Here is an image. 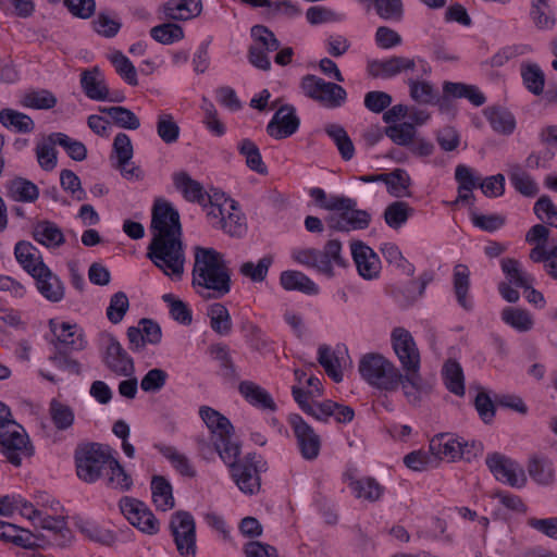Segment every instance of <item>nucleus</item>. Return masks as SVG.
I'll list each match as a JSON object with an SVG mask.
<instances>
[{"label":"nucleus","mask_w":557,"mask_h":557,"mask_svg":"<svg viewBox=\"0 0 557 557\" xmlns=\"http://www.w3.org/2000/svg\"><path fill=\"white\" fill-rule=\"evenodd\" d=\"M391 337L403 373L392 361L379 354L364 355L359 362V372L364 381L381 391L395 392L400 386L408 404L418 407L431 394L433 382L423 379L420 373V352L410 332L396 327Z\"/></svg>","instance_id":"1"},{"label":"nucleus","mask_w":557,"mask_h":557,"mask_svg":"<svg viewBox=\"0 0 557 557\" xmlns=\"http://www.w3.org/2000/svg\"><path fill=\"white\" fill-rule=\"evenodd\" d=\"M152 500L162 511L172 509L175 505L170 482L161 475H154L151 481Z\"/></svg>","instance_id":"33"},{"label":"nucleus","mask_w":557,"mask_h":557,"mask_svg":"<svg viewBox=\"0 0 557 557\" xmlns=\"http://www.w3.org/2000/svg\"><path fill=\"white\" fill-rule=\"evenodd\" d=\"M160 454L166 458L172 466L182 474L185 476L193 478L195 476L196 472L193 466L189 462V459L182 453H180L175 447L173 446H157Z\"/></svg>","instance_id":"52"},{"label":"nucleus","mask_w":557,"mask_h":557,"mask_svg":"<svg viewBox=\"0 0 557 557\" xmlns=\"http://www.w3.org/2000/svg\"><path fill=\"white\" fill-rule=\"evenodd\" d=\"M318 361L325 370L326 374L334 382L339 383L343 380V372L339 367L338 358L326 345H321L318 349Z\"/></svg>","instance_id":"55"},{"label":"nucleus","mask_w":557,"mask_h":557,"mask_svg":"<svg viewBox=\"0 0 557 557\" xmlns=\"http://www.w3.org/2000/svg\"><path fill=\"white\" fill-rule=\"evenodd\" d=\"M52 332L58 341L55 349L81 351L87 346L85 334L76 324L62 322Z\"/></svg>","instance_id":"19"},{"label":"nucleus","mask_w":557,"mask_h":557,"mask_svg":"<svg viewBox=\"0 0 557 557\" xmlns=\"http://www.w3.org/2000/svg\"><path fill=\"white\" fill-rule=\"evenodd\" d=\"M502 269L509 282L517 287L528 288L533 283V277L521 270L520 263L516 259H503Z\"/></svg>","instance_id":"54"},{"label":"nucleus","mask_w":557,"mask_h":557,"mask_svg":"<svg viewBox=\"0 0 557 557\" xmlns=\"http://www.w3.org/2000/svg\"><path fill=\"white\" fill-rule=\"evenodd\" d=\"M412 212L413 209L407 202L395 201L386 207L384 220L389 227L398 230L407 222Z\"/></svg>","instance_id":"48"},{"label":"nucleus","mask_w":557,"mask_h":557,"mask_svg":"<svg viewBox=\"0 0 557 557\" xmlns=\"http://www.w3.org/2000/svg\"><path fill=\"white\" fill-rule=\"evenodd\" d=\"M350 250L360 276L364 280L379 277L381 261L371 247L362 242H352L350 244Z\"/></svg>","instance_id":"17"},{"label":"nucleus","mask_w":557,"mask_h":557,"mask_svg":"<svg viewBox=\"0 0 557 557\" xmlns=\"http://www.w3.org/2000/svg\"><path fill=\"white\" fill-rule=\"evenodd\" d=\"M129 307L128 297L124 292H117L110 298L109 307L107 308V318L113 323H120Z\"/></svg>","instance_id":"63"},{"label":"nucleus","mask_w":557,"mask_h":557,"mask_svg":"<svg viewBox=\"0 0 557 557\" xmlns=\"http://www.w3.org/2000/svg\"><path fill=\"white\" fill-rule=\"evenodd\" d=\"M300 87L308 98L326 108H338L347 98V92L341 85L325 82L323 78L311 74L302 77Z\"/></svg>","instance_id":"9"},{"label":"nucleus","mask_w":557,"mask_h":557,"mask_svg":"<svg viewBox=\"0 0 557 557\" xmlns=\"http://www.w3.org/2000/svg\"><path fill=\"white\" fill-rule=\"evenodd\" d=\"M0 445L8 461L15 467L22 465L23 458L34 455V446L24 429L17 423L0 428Z\"/></svg>","instance_id":"8"},{"label":"nucleus","mask_w":557,"mask_h":557,"mask_svg":"<svg viewBox=\"0 0 557 557\" xmlns=\"http://www.w3.org/2000/svg\"><path fill=\"white\" fill-rule=\"evenodd\" d=\"M288 423L297 441L301 457L306 460L318 458L321 449V438L299 414L288 416Z\"/></svg>","instance_id":"14"},{"label":"nucleus","mask_w":557,"mask_h":557,"mask_svg":"<svg viewBox=\"0 0 557 557\" xmlns=\"http://www.w3.org/2000/svg\"><path fill=\"white\" fill-rule=\"evenodd\" d=\"M280 283L285 290H297L307 295H317L318 285L305 273L295 270L283 271Z\"/></svg>","instance_id":"28"},{"label":"nucleus","mask_w":557,"mask_h":557,"mask_svg":"<svg viewBox=\"0 0 557 557\" xmlns=\"http://www.w3.org/2000/svg\"><path fill=\"white\" fill-rule=\"evenodd\" d=\"M470 271L465 264H457L454 269V289L458 304L466 310L472 309V302L467 295L470 287Z\"/></svg>","instance_id":"41"},{"label":"nucleus","mask_w":557,"mask_h":557,"mask_svg":"<svg viewBox=\"0 0 557 557\" xmlns=\"http://www.w3.org/2000/svg\"><path fill=\"white\" fill-rule=\"evenodd\" d=\"M443 90L445 96H451L454 98H466L475 107H480L486 101L483 92L474 85L445 82Z\"/></svg>","instance_id":"35"},{"label":"nucleus","mask_w":557,"mask_h":557,"mask_svg":"<svg viewBox=\"0 0 557 557\" xmlns=\"http://www.w3.org/2000/svg\"><path fill=\"white\" fill-rule=\"evenodd\" d=\"M208 317L210 319L211 329L221 336H226L232 331V318L227 308L221 304L215 302L209 306Z\"/></svg>","instance_id":"39"},{"label":"nucleus","mask_w":557,"mask_h":557,"mask_svg":"<svg viewBox=\"0 0 557 557\" xmlns=\"http://www.w3.org/2000/svg\"><path fill=\"white\" fill-rule=\"evenodd\" d=\"M40 270L44 272H39V274L34 277L39 293L51 302L61 301L64 297L63 283L49 268H40Z\"/></svg>","instance_id":"25"},{"label":"nucleus","mask_w":557,"mask_h":557,"mask_svg":"<svg viewBox=\"0 0 557 557\" xmlns=\"http://www.w3.org/2000/svg\"><path fill=\"white\" fill-rule=\"evenodd\" d=\"M113 456L107 445L91 443L78 447L75 451L76 472L86 483L97 481L104 467L108 468Z\"/></svg>","instance_id":"7"},{"label":"nucleus","mask_w":557,"mask_h":557,"mask_svg":"<svg viewBox=\"0 0 557 557\" xmlns=\"http://www.w3.org/2000/svg\"><path fill=\"white\" fill-rule=\"evenodd\" d=\"M110 60L116 73L131 86L138 85L137 71L129 59L121 51H115Z\"/></svg>","instance_id":"60"},{"label":"nucleus","mask_w":557,"mask_h":557,"mask_svg":"<svg viewBox=\"0 0 557 557\" xmlns=\"http://www.w3.org/2000/svg\"><path fill=\"white\" fill-rule=\"evenodd\" d=\"M300 125L296 110L290 104L282 106L267 125V133L274 139H284L294 135Z\"/></svg>","instance_id":"16"},{"label":"nucleus","mask_w":557,"mask_h":557,"mask_svg":"<svg viewBox=\"0 0 557 557\" xmlns=\"http://www.w3.org/2000/svg\"><path fill=\"white\" fill-rule=\"evenodd\" d=\"M387 191L397 198L407 197L410 195L409 186L411 184L410 176L403 169H396L391 173H386L384 181Z\"/></svg>","instance_id":"44"},{"label":"nucleus","mask_w":557,"mask_h":557,"mask_svg":"<svg viewBox=\"0 0 557 557\" xmlns=\"http://www.w3.org/2000/svg\"><path fill=\"white\" fill-rule=\"evenodd\" d=\"M238 152L245 158L246 165L258 174H267L268 168L264 164L258 146L246 138L238 143Z\"/></svg>","instance_id":"42"},{"label":"nucleus","mask_w":557,"mask_h":557,"mask_svg":"<svg viewBox=\"0 0 557 557\" xmlns=\"http://www.w3.org/2000/svg\"><path fill=\"white\" fill-rule=\"evenodd\" d=\"M218 228L223 230L231 236L240 237L246 232V224L244 222V216L240 212L238 203L235 201V209H230L224 213V219L221 224H219Z\"/></svg>","instance_id":"57"},{"label":"nucleus","mask_w":557,"mask_h":557,"mask_svg":"<svg viewBox=\"0 0 557 557\" xmlns=\"http://www.w3.org/2000/svg\"><path fill=\"white\" fill-rule=\"evenodd\" d=\"M325 133L333 139L344 160H350L354 157V144L343 126L329 124L325 126Z\"/></svg>","instance_id":"45"},{"label":"nucleus","mask_w":557,"mask_h":557,"mask_svg":"<svg viewBox=\"0 0 557 557\" xmlns=\"http://www.w3.org/2000/svg\"><path fill=\"white\" fill-rule=\"evenodd\" d=\"M81 86L85 95L91 100L106 101L109 99V87L98 66L82 72Z\"/></svg>","instance_id":"20"},{"label":"nucleus","mask_w":557,"mask_h":557,"mask_svg":"<svg viewBox=\"0 0 557 557\" xmlns=\"http://www.w3.org/2000/svg\"><path fill=\"white\" fill-rule=\"evenodd\" d=\"M502 320L520 333L529 332L533 329L534 320L531 313L517 307H506L500 313Z\"/></svg>","instance_id":"38"},{"label":"nucleus","mask_w":557,"mask_h":557,"mask_svg":"<svg viewBox=\"0 0 557 557\" xmlns=\"http://www.w3.org/2000/svg\"><path fill=\"white\" fill-rule=\"evenodd\" d=\"M509 180L515 189L525 197H534L539 193L535 181L518 165L511 169Z\"/></svg>","instance_id":"51"},{"label":"nucleus","mask_w":557,"mask_h":557,"mask_svg":"<svg viewBox=\"0 0 557 557\" xmlns=\"http://www.w3.org/2000/svg\"><path fill=\"white\" fill-rule=\"evenodd\" d=\"M150 36L162 45H171L184 38L183 28L174 23H163L150 29Z\"/></svg>","instance_id":"58"},{"label":"nucleus","mask_w":557,"mask_h":557,"mask_svg":"<svg viewBox=\"0 0 557 557\" xmlns=\"http://www.w3.org/2000/svg\"><path fill=\"white\" fill-rule=\"evenodd\" d=\"M50 141L62 147L69 157L75 161H83L87 157V149L85 145L79 140L71 138L64 133H51Z\"/></svg>","instance_id":"49"},{"label":"nucleus","mask_w":557,"mask_h":557,"mask_svg":"<svg viewBox=\"0 0 557 557\" xmlns=\"http://www.w3.org/2000/svg\"><path fill=\"white\" fill-rule=\"evenodd\" d=\"M484 114L495 132L504 135H509L513 132L516 120L507 109L491 107L484 110Z\"/></svg>","instance_id":"34"},{"label":"nucleus","mask_w":557,"mask_h":557,"mask_svg":"<svg viewBox=\"0 0 557 557\" xmlns=\"http://www.w3.org/2000/svg\"><path fill=\"white\" fill-rule=\"evenodd\" d=\"M528 472L533 481L541 485H548L554 481V465L550 460L540 456L529 459Z\"/></svg>","instance_id":"36"},{"label":"nucleus","mask_w":557,"mask_h":557,"mask_svg":"<svg viewBox=\"0 0 557 557\" xmlns=\"http://www.w3.org/2000/svg\"><path fill=\"white\" fill-rule=\"evenodd\" d=\"M486 465L495 479L504 484L521 488L527 483L523 469L516 461L499 453L488 455Z\"/></svg>","instance_id":"12"},{"label":"nucleus","mask_w":557,"mask_h":557,"mask_svg":"<svg viewBox=\"0 0 557 557\" xmlns=\"http://www.w3.org/2000/svg\"><path fill=\"white\" fill-rule=\"evenodd\" d=\"M151 242L147 257L165 275L181 278L184 273L185 253L178 211L166 200L154 202L151 213Z\"/></svg>","instance_id":"2"},{"label":"nucleus","mask_w":557,"mask_h":557,"mask_svg":"<svg viewBox=\"0 0 557 557\" xmlns=\"http://www.w3.org/2000/svg\"><path fill=\"white\" fill-rule=\"evenodd\" d=\"M0 123L5 128L22 134H28L35 129V122L29 115L9 108L0 111Z\"/></svg>","instance_id":"32"},{"label":"nucleus","mask_w":557,"mask_h":557,"mask_svg":"<svg viewBox=\"0 0 557 557\" xmlns=\"http://www.w3.org/2000/svg\"><path fill=\"white\" fill-rule=\"evenodd\" d=\"M273 263L272 256H264L257 263L252 261L243 262L238 269L239 273L255 283L263 282L267 278L269 269Z\"/></svg>","instance_id":"47"},{"label":"nucleus","mask_w":557,"mask_h":557,"mask_svg":"<svg viewBox=\"0 0 557 557\" xmlns=\"http://www.w3.org/2000/svg\"><path fill=\"white\" fill-rule=\"evenodd\" d=\"M49 417L58 431H67L75 421L74 410L66 404L53 398L49 403Z\"/></svg>","instance_id":"37"},{"label":"nucleus","mask_w":557,"mask_h":557,"mask_svg":"<svg viewBox=\"0 0 557 557\" xmlns=\"http://www.w3.org/2000/svg\"><path fill=\"white\" fill-rule=\"evenodd\" d=\"M170 531L181 557H196V522L190 512L178 510L171 516Z\"/></svg>","instance_id":"10"},{"label":"nucleus","mask_w":557,"mask_h":557,"mask_svg":"<svg viewBox=\"0 0 557 557\" xmlns=\"http://www.w3.org/2000/svg\"><path fill=\"white\" fill-rule=\"evenodd\" d=\"M34 239L48 247L57 248L64 244L65 238L62 230L49 220H42L35 223L33 227Z\"/></svg>","instance_id":"27"},{"label":"nucleus","mask_w":557,"mask_h":557,"mask_svg":"<svg viewBox=\"0 0 557 557\" xmlns=\"http://www.w3.org/2000/svg\"><path fill=\"white\" fill-rule=\"evenodd\" d=\"M292 259L307 268L314 269L318 273L332 278L335 276L334 269L346 268L347 259L342 253V243L337 239H330L322 250L315 248H296L292 250Z\"/></svg>","instance_id":"5"},{"label":"nucleus","mask_w":557,"mask_h":557,"mask_svg":"<svg viewBox=\"0 0 557 557\" xmlns=\"http://www.w3.org/2000/svg\"><path fill=\"white\" fill-rule=\"evenodd\" d=\"M174 187L183 194V197L190 202L205 203L207 196L209 195L201 183L191 178V176L185 172H175L172 175Z\"/></svg>","instance_id":"23"},{"label":"nucleus","mask_w":557,"mask_h":557,"mask_svg":"<svg viewBox=\"0 0 557 557\" xmlns=\"http://www.w3.org/2000/svg\"><path fill=\"white\" fill-rule=\"evenodd\" d=\"M35 525L51 532L58 545H64L71 537V531L66 527L64 517L51 516L47 510L42 509L41 516L38 517Z\"/></svg>","instance_id":"29"},{"label":"nucleus","mask_w":557,"mask_h":557,"mask_svg":"<svg viewBox=\"0 0 557 557\" xmlns=\"http://www.w3.org/2000/svg\"><path fill=\"white\" fill-rule=\"evenodd\" d=\"M57 97L48 89H33L25 92L20 103L24 108L35 110H49L55 107Z\"/></svg>","instance_id":"40"},{"label":"nucleus","mask_w":557,"mask_h":557,"mask_svg":"<svg viewBox=\"0 0 557 557\" xmlns=\"http://www.w3.org/2000/svg\"><path fill=\"white\" fill-rule=\"evenodd\" d=\"M193 285L206 299H220L231 290V273L223 256L213 248H195Z\"/></svg>","instance_id":"3"},{"label":"nucleus","mask_w":557,"mask_h":557,"mask_svg":"<svg viewBox=\"0 0 557 557\" xmlns=\"http://www.w3.org/2000/svg\"><path fill=\"white\" fill-rule=\"evenodd\" d=\"M98 110L109 115L112 122L121 128L135 131L140 126L137 115L125 107H99Z\"/></svg>","instance_id":"43"},{"label":"nucleus","mask_w":557,"mask_h":557,"mask_svg":"<svg viewBox=\"0 0 557 557\" xmlns=\"http://www.w3.org/2000/svg\"><path fill=\"white\" fill-rule=\"evenodd\" d=\"M239 455V444L220 451V458L230 468L231 476L239 491L246 495H255L260 491V473L267 470V462L257 454H248L242 460H238Z\"/></svg>","instance_id":"4"},{"label":"nucleus","mask_w":557,"mask_h":557,"mask_svg":"<svg viewBox=\"0 0 557 557\" xmlns=\"http://www.w3.org/2000/svg\"><path fill=\"white\" fill-rule=\"evenodd\" d=\"M199 414L210 430L214 449L219 455L223 449L238 445L234 438L233 425L225 416L209 406H201Z\"/></svg>","instance_id":"11"},{"label":"nucleus","mask_w":557,"mask_h":557,"mask_svg":"<svg viewBox=\"0 0 557 557\" xmlns=\"http://www.w3.org/2000/svg\"><path fill=\"white\" fill-rule=\"evenodd\" d=\"M408 85L410 88V97L419 103L430 104L437 99L436 91L428 82L410 78L408 79Z\"/></svg>","instance_id":"64"},{"label":"nucleus","mask_w":557,"mask_h":557,"mask_svg":"<svg viewBox=\"0 0 557 557\" xmlns=\"http://www.w3.org/2000/svg\"><path fill=\"white\" fill-rule=\"evenodd\" d=\"M416 127L411 123L392 124L386 127L385 134L398 146L408 147L416 137Z\"/></svg>","instance_id":"59"},{"label":"nucleus","mask_w":557,"mask_h":557,"mask_svg":"<svg viewBox=\"0 0 557 557\" xmlns=\"http://www.w3.org/2000/svg\"><path fill=\"white\" fill-rule=\"evenodd\" d=\"M201 10V0H169L163 5L165 17L174 21H186L196 17Z\"/></svg>","instance_id":"26"},{"label":"nucleus","mask_w":557,"mask_h":557,"mask_svg":"<svg viewBox=\"0 0 557 557\" xmlns=\"http://www.w3.org/2000/svg\"><path fill=\"white\" fill-rule=\"evenodd\" d=\"M549 0H533L530 15L540 29H552L555 25V15L548 4Z\"/></svg>","instance_id":"50"},{"label":"nucleus","mask_w":557,"mask_h":557,"mask_svg":"<svg viewBox=\"0 0 557 557\" xmlns=\"http://www.w3.org/2000/svg\"><path fill=\"white\" fill-rule=\"evenodd\" d=\"M14 255L17 262L33 277L37 276L39 272H44L40 270V268H48L44 263L39 250L29 242L21 240L16 243Z\"/></svg>","instance_id":"21"},{"label":"nucleus","mask_w":557,"mask_h":557,"mask_svg":"<svg viewBox=\"0 0 557 557\" xmlns=\"http://www.w3.org/2000/svg\"><path fill=\"white\" fill-rule=\"evenodd\" d=\"M207 212L210 224L218 228L224 219V213L235 209V200L227 198L224 193L214 191L207 196L205 203H200Z\"/></svg>","instance_id":"24"},{"label":"nucleus","mask_w":557,"mask_h":557,"mask_svg":"<svg viewBox=\"0 0 557 557\" xmlns=\"http://www.w3.org/2000/svg\"><path fill=\"white\" fill-rule=\"evenodd\" d=\"M162 300L169 305L171 317L183 325H189L193 321L191 310L188 306L177 299L173 294H164Z\"/></svg>","instance_id":"61"},{"label":"nucleus","mask_w":557,"mask_h":557,"mask_svg":"<svg viewBox=\"0 0 557 557\" xmlns=\"http://www.w3.org/2000/svg\"><path fill=\"white\" fill-rule=\"evenodd\" d=\"M443 375L447 389L457 396L465 394L463 373L460 364L455 360H448L443 368Z\"/></svg>","instance_id":"46"},{"label":"nucleus","mask_w":557,"mask_h":557,"mask_svg":"<svg viewBox=\"0 0 557 557\" xmlns=\"http://www.w3.org/2000/svg\"><path fill=\"white\" fill-rule=\"evenodd\" d=\"M102 362L115 375L133 376L135 374L134 359L112 335H108Z\"/></svg>","instance_id":"15"},{"label":"nucleus","mask_w":557,"mask_h":557,"mask_svg":"<svg viewBox=\"0 0 557 557\" xmlns=\"http://www.w3.org/2000/svg\"><path fill=\"white\" fill-rule=\"evenodd\" d=\"M245 399L255 407L274 411L276 405L271 395L261 386L250 381H243L238 387Z\"/></svg>","instance_id":"30"},{"label":"nucleus","mask_w":557,"mask_h":557,"mask_svg":"<svg viewBox=\"0 0 557 557\" xmlns=\"http://www.w3.org/2000/svg\"><path fill=\"white\" fill-rule=\"evenodd\" d=\"M120 509L124 517L141 532L150 535L159 532L158 519L143 502L125 496L120 500Z\"/></svg>","instance_id":"13"},{"label":"nucleus","mask_w":557,"mask_h":557,"mask_svg":"<svg viewBox=\"0 0 557 557\" xmlns=\"http://www.w3.org/2000/svg\"><path fill=\"white\" fill-rule=\"evenodd\" d=\"M157 133L165 144L176 143L180 136V126L171 114L162 113L158 116Z\"/></svg>","instance_id":"62"},{"label":"nucleus","mask_w":557,"mask_h":557,"mask_svg":"<svg viewBox=\"0 0 557 557\" xmlns=\"http://www.w3.org/2000/svg\"><path fill=\"white\" fill-rule=\"evenodd\" d=\"M431 453L440 459L455 461L461 458V438L450 434H437L430 441Z\"/></svg>","instance_id":"22"},{"label":"nucleus","mask_w":557,"mask_h":557,"mask_svg":"<svg viewBox=\"0 0 557 557\" xmlns=\"http://www.w3.org/2000/svg\"><path fill=\"white\" fill-rule=\"evenodd\" d=\"M346 481L352 495L360 500L375 503L379 502L385 493V487L372 476L356 478L351 474H347Z\"/></svg>","instance_id":"18"},{"label":"nucleus","mask_w":557,"mask_h":557,"mask_svg":"<svg viewBox=\"0 0 557 557\" xmlns=\"http://www.w3.org/2000/svg\"><path fill=\"white\" fill-rule=\"evenodd\" d=\"M7 196L14 201L34 202L39 197V189L33 182L15 177L7 183Z\"/></svg>","instance_id":"31"},{"label":"nucleus","mask_w":557,"mask_h":557,"mask_svg":"<svg viewBox=\"0 0 557 557\" xmlns=\"http://www.w3.org/2000/svg\"><path fill=\"white\" fill-rule=\"evenodd\" d=\"M323 208L334 213L326 219L327 226L338 232L351 230H366L371 222V214L366 210L357 209L355 199L344 196H332Z\"/></svg>","instance_id":"6"},{"label":"nucleus","mask_w":557,"mask_h":557,"mask_svg":"<svg viewBox=\"0 0 557 557\" xmlns=\"http://www.w3.org/2000/svg\"><path fill=\"white\" fill-rule=\"evenodd\" d=\"M108 486L121 492L128 491L133 485V480L126 473L121 463L113 457L108 466Z\"/></svg>","instance_id":"56"},{"label":"nucleus","mask_w":557,"mask_h":557,"mask_svg":"<svg viewBox=\"0 0 557 557\" xmlns=\"http://www.w3.org/2000/svg\"><path fill=\"white\" fill-rule=\"evenodd\" d=\"M502 269L509 282L517 287L528 288L533 283V277L521 270L520 263L516 259H503Z\"/></svg>","instance_id":"53"}]
</instances>
